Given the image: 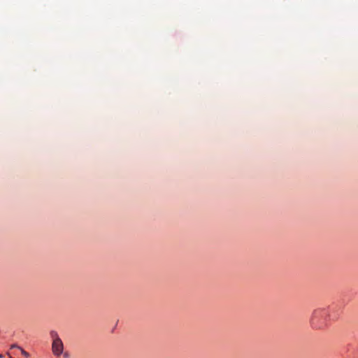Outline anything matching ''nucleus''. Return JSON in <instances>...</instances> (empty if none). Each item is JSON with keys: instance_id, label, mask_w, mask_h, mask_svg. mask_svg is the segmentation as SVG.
<instances>
[{"instance_id": "obj_4", "label": "nucleus", "mask_w": 358, "mask_h": 358, "mask_svg": "<svg viewBox=\"0 0 358 358\" xmlns=\"http://www.w3.org/2000/svg\"><path fill=\"white\" fill-rule=\"evenodd\" d=\"M10 349H13V348H18V349H20V350L21 347L18 346L17 344H15H15H12V345H10Z\"/></svg>"}, {"instance_id": "obj_2", "label": "nucleus", "mask_w": 358, "mask_h": 358, "mask_svg": "<svg viewBox=\"0 0 358 358\" xmlns=\"http://www.w3.org/2000/svg\"><path fill=\"white\" fill-rule=\"evenodd\" d=\"M52 337L54 338L52 345V352L56 356H59L63 352L64 347L62 340L58 337L57 332L52 331L50 332Z\"/></svg>"}, {"instance_id": "obj_5", "label": "nucleus", "mask_w": 358, "mask_h": 358, "mask_svg": "<svg viewBox=\"0 0 358 358\" xmlns=\"http://www.w3.org/2000/svg\"><path fill=\"white\" fill-rule=\"evenodd\" d=\"M64 358H68L69 355L67 353H64Z\"/></svg>"}, {"instance_id": "obj_7", "label": "nucleus", "mask_w": 358, "mask_h": 358, "mask_svg": "<svg viewBox=\"0 0 358 358\" xmlns=\"http://www.w3.org/2000/svg\"><path fill=\"white\" fill-rule=\"evenodd\" d=\"M10 358H12V357H10Z\"/></svg>"}, {"instance_id": "obj_3", "label": "nucleus", "mask_w": 358, "mask_h": 358, "mask_svg": "<svg viewBox=\"0 0 358 358\" xmlns=\"http://www.w3.org/2000/svg\"><path fill=\"white\" fill-rule=\"evenodd\" d=\"M20 351H21L22 355L24 357H27V358L29 357V356H30V355H29V352H27V351H25L23 348H20Z\"/></svg>"}, {"instance_id": "obj_1", "label": "nucleus", "mask_w": 358, "mask_h": 358, "mask_svg": "<svg viewBox=\"0 0 358 358\" xmlns=\"http://www.w3.org/2000/svg\"><path fill=\"white\" fill-rule=\"evenodd\" d=\"M329 312L327 309H317L314 310L310 324L313 328L316 329H324L327 326Z\"/></svg>"}, {"instance_id": "obj_6", "label": "nucleus", "mask_w": 358, "mask_h": 358, "mask_svg": "<svg viewBox=\"0 0 358 358\" xmlns=\"http://www.w3.org/2000/svg\"><path fill=\"white\" fill-rule=\"evenodd\" d=\"M3 355L2 354H0V358H3Z\"/></svg>"}]
</instances>
